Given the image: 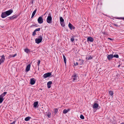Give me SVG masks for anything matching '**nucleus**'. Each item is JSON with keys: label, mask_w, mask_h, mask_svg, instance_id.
Here are the masks:
<instances>
[{"label": "nucleus", "mask_w": 124, "mask_h": 124, "mask_svg": "<svg viewBox=\"0 0 124 124\" xmlns=\"http://www.w3.org/2000/svg\"><path fill=\"white\" fill-rule=\"evenodd\" d=\"M120 66V65H118V68H119V67Z\"/></svg>", "instance_id": "obj_43"}, {"label": "nucleus", "mask_w": 124, "mask_h": 124, "mask_svg": "<svg viewBox=\"0 0 124 124\" xmlns=\"http://www.w3.org/2000/svg\"><path fill=\"white\" fill-rule=\"evenodd\" d=\"M4 100V98L0 97V103H1Z\"/></svg>", "instance_id": "obj_30"}, {"label": "nucleus", "mask_w": 124, "mask_h": 124, "mask_svg": "<svg viewBox=\"0 0 124 124\" xmlns=\"http://www.w3.org/2000/svg\"><path fill=\"white\" fill-rule=\"evenodd\" d=\"M51 74V73L49 72L44 74L43 75V77L44 78H46L50 77Z\"/></svg>", "instance_id": "obj_6"}, {"label": "nucleus", "mask_w": 124, "mask_h": 124, "mask_svg": "<svg viewBox=\"0 0 124 124\" xmlns=\"http://www.w3.org/2000/svg\"><path fill=\"white\" fill-rule=\"evenodd\" d=\"M31 65L30 64H28L26 67L25 70V71L26 72L29 71L30 69Z\"/></svg>", "instance_id": "obj_11"}, {"label": "nucleus", "mask_w": 124, "mask_h": 124, "mask_svg": "<svg viewBox=\"0 0 124 124\" xmlns=\"http://www.w3.org/2000/svg\"><path fill=\"white\" fill-rule=\"evenodd\" d=\"M46 14V13L45 14H44V15H45V14Z\"/></svg>", "instance_id": "obj_47"}, {"label": "nucleus", "mask_w": 124, "mask_h": 124, "mask_svg": "<svg viewBox=\"0 0 124 124\" xmlns=\"http://www.w3.org/2000/svg\"><path fill=\"white\" fill-rule=\"evenodd\" d=\"M113 54H110L108 55L107 56V59L108 61H110L111 59L113 58Z\"/></svg>", "instance_id": "obj_8"}, {"label": "nucleus", "mask_w": 124, "mask_h": 124, "mask_svg": "<svg viewBox=\"0 0 124 124\" xmlns=\"http://www.w3.org/2000/svg\"><path fill=\"white\" fill-rule=\"evenodd\" d=\"M93 39L91 37H89L87 38V41H88L91 42H93Z\"/></svg>", "instance_id": "obj_12"}, {"label": "nucleus", "mask_w": 124, "mask_h": 124, "mask_svg": "<svg viewBox=\"0 0 124 124\" xmlns=\"http://www.w3.org/2000/svg\"><path fill=\"white\" fill-rule=\"evenodd\" d=\"M79 62L80 65H82L83 64V63L84 62V61L82 60H81L79 59Z\"/></svg>", "instance_id": "obj_19"}, {"label": "nucleus", "mask_w": 124, "mask_h": 124, "mask_svg": "<svg viewBox=\"0 0 124 124\" xmlns=\"http://www.w3.org/2000/svg\"><path fill=\"white\" fill-rule=\"evenodd\" d=\"M18 17L17 15H15L12 16L8 17V18L9 19L11 20H13L14 19Z\"/></svg>", "instance_id": "obj_7"}, {"label": "nucleus", "mask_w": 124, "mask_h": 124, "mask_svg": "<svg viewBox=\"0 0 124 124\" xmlns=\"http://www.w3.org/2000/svg\"><path fill=\"white\" fill-rule=\"evenodd\" d=\"M16 122V121H14L13 122L11 123L10 124H15Z\"/></svg>", "instance_id": "obj_39"}, {"label": "nucleus", "mask_w": 124, "mask_h": 124, "mask_svg": "<svg viewBox=\"0 0 124 124\" xmlns=\"http://www.w3.org/2000/svg\"><path fill=\"white\" fill-rule=\"evenodd\" d=\"M16 55V54H15L14 55L13 54H10L9 55L10 57L12 58L13 57H14Z\"/></svg>", "instance_id": "obj_28"}, {"label": "nucleus", "mask_w": 124, "mask_h": 124, "mask_svg": "<svg viewBox=\"0 0 124 124\" xmlns=\"http://www.w3.org/2000/svg\"><path fill=\"white\" fill-rule=\"evenodd\" d=\"M40 30V28H38V29H36L34 31L36 32L37 31H39Z\"/></svg>", "instance_id": "obj_34"}, {"label": "nucleus", "mask_w": 124, "mask_h": 124, "mask_svg": "<svg viewBox=\"0 0 124 124\" xmlns=\"http://www.w3.org/2000/svg\"><path fill=\"white\" fill-rule=\"evenodd\" d=\"M52 83V82L51 81H49L48 82L47 84V87L48 88H49L51 87L50 85Z\"/></svg>", "instance_id": "obj_15"}, {"label": "nucleus", "mask_w": 124, "mask_h": 124, "mask_svg": "<svg viewBox=\"0 0 124 124\" xmlns=\"http://www.w3.org/2000/svg\"><path fill=\"white\" fill-rule=\"evenodd\" d=\"M1 59L0 60L1 61V62L3 63L4 61L5 60V56L4 55H3L2 56H0Z\"/></svg>", "instance_id": "obj_10"}, {"label": "nucleus", "mask_w": 124, "mask_h": 124, "mask_svg": "<svg viewBox=\"0 0 124 124\" xmlns=\"http://www.w3.org/2000/svg\"><path fill=\"white\" fill-rule=\"evenodd\" d=\"M43 19L42 17L40 16H39L38 19V23L39 24H41L43 22Z\"/></svg>", "instance_id": "obj_5"}, {"label": "nucleus", "mask_w": 124, "mask_h": 124, "mask_svg": "<svg viewBox=\"0 0 124 124\" xmlns=\"http://www.w3.org/2000/svg\"><path fill=\"white\" fill-rule=\"evenodd\" d=\"M42 36L40 35L38 38L36 39L35 40V42L38 44H39L42 41Z\"/></svg>", "instance_id": "obj_3"}, {"label": "nucleus", "mask_w": 124, "mask_h": 124, "mask_svg": "<svg viewBox=\"0 0 124 124\" xmlns=\"http://www.w3.org/2000/svg\"><path fill=\"white\" fill-rule=\"evenodd\" d=\"M70 110V108H68L66 109H64L63 112V113L64 114H66Z\"/></svg>", "instance_id": "obj_14"}, {"label": "nucleus", "mask_w": 124, "mask_h": 124, "mask_svg": "<svg viewBox=\"0 0 124 124\" xmlns=\"http://www.w3.org/2000/svg\"><path fill=\"white\" fill-rule=\"evenodd\" d=\"M73 81H76L78 80V76L76 73H74L72 76Z\"/></svg>", "instance_id": "obj_4"}, {"label": "nucleus", "mask_w": 124, "mask_h": 124, "mask_svg": "<svg viewBox=\"0 0 124 124\" xmlns=\"http://www.w3.org/2000/svg\"><path fill=\"white\" fill-rule=\"evenodd\" d=\"M31 118V117H29V116H28L27 117H26L25 118V120L26 121H29L30 119Z\"/></svg>", "instance_id": "obj_21"}, {"label": "nucleus", "mask_w": 124, "mask_h": 124, "mask_svg": "<svg viewBox=\"0 0 124 124\" xmlns=\"http://www.w3.org/2000/svg\"><path fill=\"white\" fill-rule=\"evenodd\" d=\"M114 25L115 26H116V27H118V25L116 23H114Z\"/></svg>", "instance_id": "obj_40"}, {"label": "nucleus", "mask_w": 124, "mask_h": 124, "mask_svg": "<svg viewBox=\"0 0 124 124\" xmlns=\"http://www.w3.org/2000/svg\"><path fill=\"white\" fill-rule=\"evenodd\" d=\"M38 103V101H36L34 102L33 104V107L34 108L36 107Z\"/></svg>", "instance_id": "obj_18"}, {"label": "nucleus", "mask_w": 124, "mask_h": 124, "mask_svg": "<svg viewBox=\"0 0 124 124\" xmlns=\"http://www.w3.org/2000/svg\"><path fill=\"white\" fill-rule=\"evenodd\" d=\"M98 104L97 103H95L93 105V108L94 109H97V108L98 107Z\"/></svg>", "instance_id": "obj_16"}, {"label": "nucleus", "mask_w": 124, "mask_h": 124, "mask_svg": "<svg viewBox=\"0 0 124 124\" xmlns=\"http://www.w3.org/2000/svg\"><path fill=\"white\" fill-rule=\"evenodd\" d=\"M60 23L62 26L63 27L65 26V25L64 24V22H62L61 23Z\"/></svg>", "instance_id": "obj_29"}, {"label": "nucleus", "mask_w": 124, "mask_h": 124, "mask_svg": "<svg viewBox=\"0 0 124 124\" xmlns=\"http://www.w3.org/2000/svg\"><path fill=\"white\" fill-rule=\"evenodd\" d=\"M13 12L12 9L6 11L2 12L1 14V17L2 18H4L11 14Z\"/></svg>", "instance_id": "obj_1"}, {"label": "nucleus", "mask_w": 124, "mask_h": 124, "mask_svg": "<svg viewBox=\"0 0 124 124\" xmlns=\"http://www.w3.org/2000/svg\"><path fill=\"white\" fill-rule=\"evenodd\" d=\"M46 14V13L45 14H44V15H45V14Z\"/></svg>", "instance_id": "obj_45"}, {"label": "nucleus", "mask_w": 124, "mask_h": 124, "mask_svg": "<svg viewBox=\"0 0 124 124\" xmlns=\"http://www.w3.org/2000/svg\"><path fill=\"white\" fill-rule=\"evenodd\" d=\"M74 65L75 66H76L78 64V63L77 62H76V63H74Z\"/></svg>", "instance_id": "obj_37"}, {"label": "nucleus", "mask_w": 124, "mask_h": 124, "mask_svg": "<svg viewBox=\"0 0 124 124\" xmlns=\"http://www.w3.org/2000/svg\"><path fill=\"white\" fill-rule=\"evenodd\" d=\"M80 118L82 119H84V117L82 115H81L80 116Z\"/></svg>", "instance_id": "obj_33"}, {"label": "nucleus", "mask_w": 124, "mask_h": 124, "mask_svg": "<svg viewBox=\"0 0 124 124\" xmlns=\"http://www.w3.org/2000/svg\"><path fill=\"white\" fill-rule=\"evenodd\" d=\"M52 18L51 15L50 13L48 14V16L46 19V21L47 23L50 24L52 23Z\"/></svg>", "instance_id": "obj_2"}, {"label": "nucleus", "mask_w": 124, "mask_h": 124, "mask_svg": "<svg viewBox=\"0 0 124 124\" xmlns=\"http://www.w3.org/2000/svg\"><path fill=\"white\" fill-rule=\"evenodd\" d=\"M120 124H124V122H122Z\"/></svg>", "instance_id": "obj_44"}, {"label": "nucleus", "mask_w": 124, "mask_h": 124, "mask_svg": "<svg viewBox=\"0 0 124 124\" xmlns=\"http://www.w3.org/2000/svg\"><path fill=\"white\" fill-rule=\"evenodd\" d=\"M68 26L70 29L72 30H74L75 28V27L70 23L68 24Z\"/></svg>", "instance_id": "obj_9"}, {"label": "nucleus", "mask_w": 124, "mask_h": 124, "mask_svg": "<svg viewBox=\"0 0 124 124\" xmlns=\"http://www.w3.org/2000/svg\"><path fill=\"white\" fill-rule=\"evenodd\" d=\"M51 114L49 112L47 114V116L48 118H50L51 117Z\"/></svg>", "instance_id": "obj_26"}, {"label": "nucleus", "mask_w": 124, "mask_h": 124, "mask_svg": "<svg viewBox=\"0 0 124 124\" xmlns=\"http://www.w3.org/2000/svg\"><path fill=\"white\" fill-rule=\"evenodd\" d=\"M46 14V13L45 14H44V15H45V14Z\"/></svg>", "instance_id": "obj_46"}, {"label": "nucleus", "mask_w": 124, "mask_h": 124, "mask_svg": "<svg viewBox=\"0 0 124 124\" xmlns=\"http://www.w3.org/2000/svg\"><path fill=\"white\" fill-rule=\"evenodd\" d=\"M109 94L110 95H111L112 96V97H113V92L112 91H109Z\"/></svg>", "instance_id": "obj_27"}, {"label": "nucleus", "mask_w": 124, "mask_h": 124, "mask_svg": "<svg viewBox=\"0 0 124 124\" xmlns=\"http://www.w3.org/2000/svg\"><path fill=\"white\" fill-rule=\"evenodd\" d=\"M36 9L33 12L31 17V18H32L35 15V14H36Z\"/></svg>", "instance_id": "obj_20"}, {"label": "nucleus", "mask_w": 124, "mask_h": 124, "mask_svg": "<svg viewBox=\"0 0 124 124\" xmlns=\"http://www.w3.org/2000/svg\"><path fill=\"white\" fill-rule=\"evenodd\" d=\"M7 93L6 92H5L3 93L0 95V97L3 98V97Z\"/></svg>", "instance_id": "obj_17"}, {"label": "nucleus", "mask_w": 124, "mask_h": 124, "mask_svg": "<svg viewBox=\"0 0 124 124\" xmlns=\"http://www.w3.org/2000/svg\"><path fill=\"white\" fill-rule=\"evenodd\" d=\"M40 62V60H39L38 61V63L37 64L38 66H39V65Z\"/></svg>", "instance_id": "obj_38"}, {"label": "nucleus", "mask_w": 124, "mask_h": 124, "mask_svg": "<svg viewBox=\"0 0 124 124\" xmlns=\"http://www.w3.org/2000/svg\"><path fill=\"white\" fill-rule=\"evenodd\" d=\"M60 23L63 22H64V19L62 17H60Z\"/></svg>", "instance_id": "obj_24"}, {"label": "nucleus", "mask_w": 124, "mask_h": 124, "mask_svg": "<svg viewBox=\"0 0 124 124\" xmlns=\"http://www.w3.org/2000/svg\"><path fill=\"white\" fill-rule=\"evenodd\" d=\"M36 32L35 31L33 32V33L32 34V35L33 36H34L36 35Z\"/></svg>", "instance_id": "obj_36"}, {"label": "nucleus", "mask_w": 124, "mask_h": 124, "mask_svg": "<svg viewBox=\"0 0 124 124\" xmlns=\"http://www.w3.org/2000/svg\"><path fill=\"white\" fill-rule=\"evenodd\" d=\"M70 40L72 42H73L74 40V38L72 37L71 38Z\"/></svg>", "instance_id": "obj_35"}, {"label": "nucleus", "mask_w": 124, "mask_h": 124, "mask_svg": "<svg viewBox=\"0 0 124 124\" xmlns=\"http://www.w3.org/2000/svg\"><path fill=\"white\" fill-rule=\"evenodd\" d=\"M113 57H115L116 58H118L119 57V56L117 54H115L113 55Z\"/></svg>", "instance_id": "obj_31"}, {"label": "nucleus", "mask_w": 124, "mask_h": 124, "mask_svg": "<svg viewBox=\"0 0 124 124\" xmlns=\"http://www.w3.org/2000/svg\"><path fill=\"white\" fill-rule=\"evenodd\" d=\"M35 81L34 80L33 78H32L30 80V84L31 85H33L35 84Z\"/></svg>", "instance_id": "obj_13"}, {"label": "nucleus", "mask_w": 124, "mask_h": 124, "mask_svg": "<svg viewBox=\"0 0 124 124\" xmlns=\"http://www.w3.org/2000/svg\"><path fill=\"white\" fill-rule=\"evenodd\" d=\"M58 109L57 108H55L54 110V113L55 114H56V113L58 112Z\"/></svg>", "instance_id": "obj_32"}, {"label": "nucleus", "mask_w": 124, "mask_h": 124, "mask_svg": "<svg viewBox=\"0 0 124 124\" xmlns=\"http://www.w3.org/2000/svg\"><path fill=\"white\" fill-rule=\"evenodd\" d=\"M117 18L118 19H123V20H124V17L123 18Z\"/></svg>", "instance_id": "obj_41"}, {"label": "nucleus", "mask_w": 124, "mask_h": 124, "mask_svg": "<svg viewBox=\"0 0 124 124\" xmlns=\"http://www.w3.org/2000/svg\"><path fill=\"white\" fill-rule=\"evenodd\" d=\"M63 60H64V63L66 64V58L65 56L64 55H63Z\"/></svg>", "instance_id": "obj_23"}, {"label": "nucleus", "mask_w": 124, "mask_h": 124, "mask_svg": "<svg viewBox=\"0 0 124 124\" xmlns=\"http://www.w3.org/2000/svg\"><path fill=\"white\" fill-rule=\"evenodd\" d=\"M108 39H110V40H111V41H112L113 40V39H111V38H108Z\"/></svg>", "instance_id": "obj_42"}, {"label": "nucleus", "mask_w": 124, "mask_h": 124, "mask_svg": "<svg viewBox=\"0 0 124 124\" xmlns=\"http://www.w3.org/2000/svg\"><path fill=\"white\" fill-rule=\"evenodd\" d=\"M92 57L91 56H89L86 57V59H87L88 60H89L91 59L92 58Z\"/></svg>", "instance_id": "obj_25"}, {"label": "nucleus", "mask_w": 124, "mask_h": 124, "mask_svg": "<svg viewBox=\"0 0 124 124\" xmlns=\"http://www.w3.org/2000/svg\"><path fill=\"white\" fill-rule=\"evenodd\" d=\"M24 51L27 53H28L29 52H31L30 50L28 48H26L24 50Z\"/></svg>", "instance_id": "obj_22"}]
</instances>
